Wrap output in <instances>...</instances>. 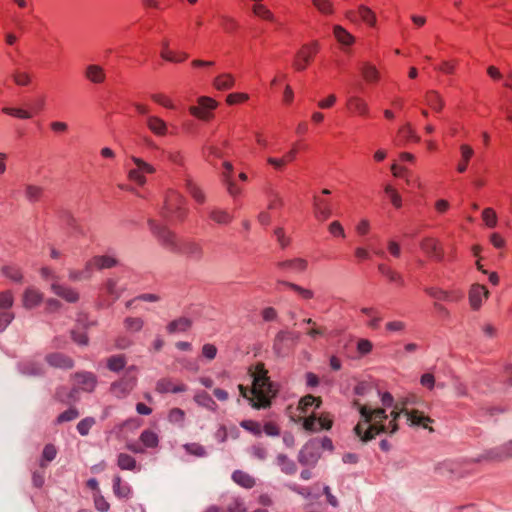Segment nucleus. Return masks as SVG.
<instances>
[{
    "mask_svg": "<svg viewBox=\"0 0 512 512\" xmlns=\"http://www.w3.org/2000/svg\"><path fill=\"white\" fill-rule=\"evenodd\" d=\"M95 268L98 270L110 269L119 264L118 259L113 255H97L92 258Z\"/></svg>",
    "mask_w": 512,
    "mask_h": 512,
    "instance_id": "obj_21",
    "label": "nucleus"
},
{
    "mask_svg": "<svg viewBox=\"0 0 512 512\" xmlns=\"http://www.w3.org/2000/svg\"><path fill=\"white\" fill-rule=\"evenodd\" d=\"M276 463L280 466L281 471L287 475H293L297 471L295 462L289 459L285 454H279L276 458Z\"/></svg>",
    "mask_w": 512,
    "mask_h": 512,
    "instance_id": "obj_27",
    "label": "nucleus"
},
{
    "mask_svg": "<svg viewBox=\"0 0 512 512\" xmlns=\"http://www.w3.org/2000/svg\"><path fill=\"white\" fill-rule=\"evenodd\" d=\"M353 406L358 408L362 417V421L355 426L354 431L363 442L370 441L379 434H395L399 429L397 421L401 415L407 417V421L411 426H422L423 428H428L431 432L433 431V428L427 425L433 421L430 417L423 415L418 410H409L402 404L401 400L393 404L389 421L388 415L383 408L371 409L366 405L360 404L358 400L353 402Z\"/></svg>",
    "mask_w": 512,
    "mask_h": 512,
    "instance_id": "obj_1",
    "label": "nucleus"
},
{
    "mask_svg": "<svg viewBox=\"0 0 512 512\" xmlns=\"http://www.w3.org/2000/svg\"><path fill=\"white\" fill-rule=\"evenodd\" d=\"M43 300V294L35 288H27L23 294V306L32 309L38 306Z\"/></svg>",
    "mask_w": 512,
    "mask_h": 512,
    "instance_id": "obj_19",
    "label": "nucleus"
},
{
    "mask_svg": "<svg viewBox=\"0 0 512 512\" xmlns=\"http://www.w3.org/2000/svg\"><path fill=\"white\" fill-rule=\"evenodd\" d=\"M348 109L362 116H367L369 108L367 103L358 96H350L347 100Z\"/></svg>",
    "mask_w": 512,
    "mask_h": 512,
    "instance_id": "obj_23",
    "label": "nucleus"
},
{
    "mask_svg": "<svg viewBox=\"0 0 512 512\" xmlns=\"http://www.w3.org/2000/svg\"><path fill=\"white\" fill-rule=\"evenodd\" d=\"M47 363L55 368L71 369L74 365L73 360L62 353H50L45 357Z\"/></svg>",
    "mask_w": 512,
    "mask_h": 512,
    "instance_id": "obj_13",
    "label": "nucleus"
},
{
    "mask_svg": "<svg viewBox=\"0 0 512 512\" xmlns=\"http://www.w3.org/2000/svg\"><path fill=\"white\" fill-rule=\"evenodd\" d=\"M361 312L370 317V320L367 323V326L369 328L374 330L379 328L380 322L382 321V317L380 316V313L376 308L363 307L361 308Z\"/></svg>",
    "mask_w": 512,
    "mask_h": 512,
    "instance_id": "obj_31",
    "label": "nucleus"
},
{
    "mask_svg": "<svg viewBox=\"0 0 512 512\" xmlns=\"http://www.w3.org/2000/svg\"><path fill=\"white\" fill-rule=\"evenodd\" d=\"M228 512H247L243 499L234 498L227 506Z\"/></svg>",
    "mask_w": 512,
    "mask_h": 512,
    "instance_id": "obj_58",
    "label": "nucleus"
},
{
    "mask_svg": "<svg viewBox=\"0 0 512 512\" xmlns=\"http://www.w3.org/2000/svg\"><path fill=\"white\" fill-rule=\"evenodd\" d=\"M20 371L23 375L27 376H41L44 372L42 365L33 361L22 363L20 365Z\"/></svg>",
    "mask_w": 512,
    "mask_h": 512,
    "instance_id": "obj_35",
    "label": "nucleus"
},
{
    "mask_svg": "<svg viewBox=\"0 0 512 512\" xmlns=\"http://www.w3.org/2000/svg\"><path fill=\"white\" fill-rule=\"evenodd\" d=\"M209 217L217 224L226 225L229 224L233 217L226 210L213 208L209 212Z\"/></svg>",
    "mask_w": 512,
    "mask_h": 512,
    "instance_id": "obj_34",
    "label": "nucleus"
},
{
    "mask_svg": "<svg viewBox=\"0 0 512 512\" xmlns=\"http://www.w3.org/2000/svg\"><path fill=\"white\" fill-rule=\"evenodd\" d=\"M2 112L20 119H30L32 114L21 108L4 107Z\"/></svg>",
    "mask_w": 512,
    "mask_h": 512,
    "instance_id": "obj_50",
    "label": "nucleus"
},
{
    "mask_svg": "<svg viewBox=\"0 0 512 512\" xmlns=\"http://www.w3.org/2000/svg\"><path fill=\"white\" fill-rule=\"evenodd\" d=\"M235 80L231 74L225 73L214 79L213 85L217 90H229L234 86Z\"/></svg>",
    "mask_w": 512,
    "mask_h": 512,
    "instance_id": "obj_33",
    "label": "nucleus"
},
{
    "mask_svg": "<svg viewBox=\"0 0 512 512\" xmlns=\"http://www.w3.org/2000/svg\"><path fill=\"white\" fill-rule=\"evenodd\" d=\"M399 134L405 139V140H413L415 142L420 141V137L416 135L414 130L412 129L410 123L405 124L403 127L399 129Z\"/></svg>",
    "mask_w": 512,
    "mask_h": 512,
    "instance_id": "obj_55",
    "label": "nucleus"
},
{
    "mask_svg": "<svg viewBox=\"0 0 512 512\" xmlns=\"http://www.w3.org/2000/svg\"><path fill=\"white\" fill-rule=\"evenodd\" d=\"M241 427L253 433L254 435H261L262 429L259 423L252 420H244L240 423Z\"/></svg>",
    "mask_w": 512,
    "mask_h": 512,
    "instance_id": "obj_62",
    "label": "nucleus"
},
{
    "mask_svg": "<svg viewBox=\"0 0 512 512\" xmlns=\"http://www.w3.org/2000/svg\"><path fill=\"white\" fill-rule=\"evenodd\" d=\"M314 404L316 408H319L321 405V400L320 398H316L313 395H306L299 402V406L303 411H306L308 407Z\"/></svg>",
    "mask_w": 512,
    "mask_h": 512,
    "instance_id": "obj_54",
    "label": "nucleus"
},
{
    "mask_svg": "<svg viewBox=\"0 0 512 512\" xmlns=\"http://www.w3.org/2000/svg\"><path fill=\"white\" fill-rule=\"evenodd\" d=\"M277 265L282 270L291 271L293 273H302L306 270L308 263L303 258H294L281 261Z\"/></svg>",
    "mask_w": 512,
    "mask_h": 512,
    "instance_id": "obj_17",
    "label": "nucleus"
},
{
    "mask_svg": "<svg viewBox=\"0 0 512 512\" xmlns=\"http://www.w3.org/2000/svg\"><path fill=\"white\" fill-rule=\"evenodd\" d=\"M194 401L206 408V409H209L211 411H215L217 409V404L216 402L212 399V397L205 391H202L200 393H197L195 396H194Z\"/></svg>",
    "mask_w": 512,
    "mask_h": 512,
    "instance_id": "obj_36",
    "label": "nucleus"
},
{
    "mask_svg": "<svg viewBox=\"0 0 512 512\" xmlns=\"http://www.w3.org/2000/svg\"><path fill=\"white\" fill-rule=\"evenodd\" d=\"M117 465L122 470H135L137 463L134 457L126 453H120L117 458Z\"/></svg>",
    "mask_w": 512,
    "mask_h": 512,
    "instance_id": "obj_40",
    "label": "nucleus"
},
{
    "mask_svg": "<svg viewBox=\"0 0 512 512\" xmlns=\"http://www.w3.org/2000/svg\"><path fill=\"white\" fill-rule=\"evenodd\" d=\"M140 441L148 448H154L158 445V436L151 430H144L140 435Z\"/></svg>",
    "mask_w": 512,
    "mask_h": 512,
    "instance_id": "obj_44",
    "label": "nucleus"
},
{
    "mask_svg": "<svg viewBox=\"0 0 512 512\" xmlns=\"http://www.w3.org/2000/svg\"><path fill=\"white\" fill-rule=\"evenodd\" d=\"M460 151H461L462 160L458 164L457 170H458V172L463 173L467 169L468 163L474 154V150L469 145L462 144L460 146Z\"/></svg>",
    "mask_w": 512,
    "mask_h": 512,
    "instance_id": "obj_37",
    "label": "nucleus"
},
{
    "mask_svg": "<svg viewBox=\"0 0 512 512\" xmlns=\"http://www.w3.org/2000/svg\"><path fill=\"white\" fill-rule=\"evenodd\" d=\"M184 448L189 454H192L197 457H204L207 455L205 448L198 443L186 444L184 445Z\"/></svg>",
    "mask_w": 512,
    "mask_h": 512,
    "instance_id": "obj_56",
    "label": "nucleus"
},
{
    "mask_svg": "<svg viewBox=\"0 0 512 512\" xmlns=\"http://www.w3.org/2000/svg\"><path fill=\"white\" fill-rule=\"evenodd\" d=\"M313 5L323 14L333 12L332 3L329 0H312Z\"/></svg>",
    "mask_w": 512,
    "mask_h": 512,
    "instance_id": "obj_61",
    "label": "nucleus"
},
{
    "mask_svg": "<svg viewBox=\"0 0 512 512\" xmlns=\"http://www.w3.org/2000/svg\"><path fill=\"white\" fill-rule=\"evenodd\" d=\"M131 160L134 162L136 167L129 170L128 178L138 185L143 186L146 183L145 174H153L155 172V168L141 158L131 156Z\"/></svg>",
    "mask_w": 512,
    "mask_h": 512,
    "instance_id": "obj_6",
    "label": "nucleus"
},
{
    "mask_svg": "<svg viewBox=\"0 0 512 512\" xmlns=\"http://www.w3.org/2000/svg\"><path fill=\"white\" fill-rule=\"evenodd\" d=\"M186 187L190 195L200 204L205 202V194L204 192L195 185L192 181L188 180L186 182Z\"/></svg>",
    "mask_w": 512,
    "mask_h": 512,
    "instance_id": "obj_45",
    "label": "nucleus"
},
{
    "mask_svg": "<svg viewBox=\"0 0 512 512\" xmlns=\"http://www.w3.org/2000/svg\"><path fill=\"white\" fill-rule=\"evenodd\" d=\"M485 457L489 460L503 461L512 457V440L501 446L492 448L486 452Z\"/></svg>",
    "mask_w": 512,
    "mask_h": 512,
    "instance_id": "obj_11",
    "label": "nucleus"
},
{
    "mask_svg": "<svg viewBox=\"0 0 512 512\" xmlns=\"http://www.w3.org/2000/svg\"><path fill=\"white\" fill-rule=\"evenodd\" d=\"M198 104L191 106L189 112L201 120H209L212 117L210 111L217 107V102L210 97L202 96L198 99Z\"/></svg>",
    "mask_w": 512,
    "mask_h": 512,
    "instance_id": "obj_9",
    "label": "nucleus"
},
{
    "mask_svg": "<svg viewBox=\"0 0 512 512\" xmlns=\"http://www.w3.org/2000/svg\"><path fill=\"white\" fill-rule=\"evenodd\" d=\"M1 273L3 276H5L6 278L10 279L15 283H22L23 281V274L18 266L4 265L1 268Z\"/></svg>",
    "mask_w": 512,
    "mask_h": 512,
    "instance_id": "obj_26",
    "label": "nucleus"
},
{
    "mask_svg": "<svg viewBox=\"0 0 512 512\" xmlns=\"http://www.w3.org/2000/svg\"><path fill=\"white\" fill-rule=\"evenodd\" d=\"M191 325H192V322L190 319L185 318V317H180L178 319L171 321L167 325V331L169 333L185 332L191 327Z\"/></svg>",
    "mask_w": 512,
    "mask_h": 512,
    "instance_id": "obj_28",
    "label": "nucleus"
},
{
    "mask_svg": "<svg viewBox=\"0 0 512 512\" xmlns=\"http://www.w3.org/2000/svg\"><path fill=\"white\" fill-rule=\"evenodd\" d=\"M105 289L113 301L119 299L124 291V288L119 287L118 281L114 278H109L106 280Z\"/></svg>",
    "mask_w": 512,
    "mask_h": 512,
    "instance_id": "obj_38",
    "label": "nucleus"
},
{
    "mask_svg": "<svg viewBox=\"0 0 512 512\" xmlns=\"http://www.w3.org/2000/svg\"><path fill=\"white\" fill-rule=\"evenodd\" d=\"M150 229L158 241L168 250L175 253H183L192 259H200L203 255L202 248L195 242H185L180 246L176 236L166 227L154 221H149Z\"/></svg>",
    "mask_w": 512,
    "mask_h": 512,
    "instance_id": "obj_3",
    "label": "nucleus"
},
{
    "mask_svg": "<svg viewBox=\"0 0 512 512\" xmlns=\"http://www.w3.org/2000/svg\"><path fill=\"white\" fill-rule=\"evenodd\" d=\"M126 365V358L124 355H114L108 358L107 367L109 370L118 372L122 370Z\"/></svg>",
    "mask_w": 512,
    "mask_h": 512,
    "instance_id": "obj_43",
    "label": "nucleus"
},
{
    "mask_svg": "<svg viewBox=\"0 0 512 512\" xmlns=\"http://www.w3.org/2000/svg\"><path fill=\"white\" fill-rule=\"evenodd\" d=\"M385 192L389 195L392 204L396 208H400L402 206L401 196L397 193V191L390 185L385 187Z\"/></svg>",
    "mask_w": 512,
    "mask_h": 512,
    "instance_id": "obj_64",
    "label": "nucleus"
},
{
    "mask_svg": "<svg viewBox=\"0 0 512 512\" xmlns=\"http://www.w3.org/2000/svg\"><path fill=\"white\" fill-rule=\"evenodd\" d=\"M113 491L119 498H127L131 493L130 486L123 484L121 477L118 475L113 479Z\"/></svg>",
    "mask_w": 512,
    "mask_h": 512,
    "instance_id": "obj_39",
    "label": "nucleus"
},
{
    "mask_svg": "<svg viewBox=\"0 0 512 512\" xmlns=\"http://www.w3.org/2000/svg\"><path fill=\"white\" fill-rule=\"evenodd\" d=\"M318 46V42L314 41L311 44H305L301 47V49L296 53L295 60L293 62V66L296 70L303 71L306 69L312 57L317 53Z\"/></svg>",
    "mask_w": 512,
    "mask_h": 512,
    "instance_id": "obj_7",
    "label": "nucleus"
},
{
    "mask_svg": "<svg viewBox=\"0 0 512 512\" xmlns=\"http://www.w3.org/2000/svg\"><path fill=\"white\" fill-rule=\"evenodd\" d=\"M488 294L489 292L485 286L480 284L473 285L469 295L471 306L474 309H478L482 303V299H486Z\"/></svg>",
    "mask_w": 512,
    "mask_h": 512,
    "instance_id": "obj_20",
    "label": "nucleus"
},
{
    "mask_svg": "<svg viewBox=\"0 0 512 512\" xmlns=\"http://www.w3.org/2000/svg\"><path fill=\"white\" fill-rule=\"evenodd\" d=\"M482 219L485 222V224L490 228L495 227L497 224V215L492 208H486L483 210Z\"/></svg>",
    "mask_w": 512,
    "mask_h": 512,
    "instance_id": "obj_52",
    "label": "nucleus"
},
{
    "mask_svg": "<svg viewBox=\"0 0 512 512\" xmlns=\"http://www.w3.org/2000/svg\"><path fill=\"white\" fill-rule=\"evenodd\" d=\"M79 417V411L75 407H70L66 411L62 412L57 417V423H64L73 421Z\"/></svg>",
    "mask_w": 512,
    "mask_h": 512,
    "instance_id": "obj_49",
    "label": "nucleus"
},
{
    "mask_svg": "<svg viewBox=\"0 0 512 512\" xmlns=\"http://www.w3.org/2000/svg\"><path fill=\"white\" fill-rule=\"evenodd\" d=\"M300 334L297 332L280 330L273 342V351L277 356H282L285 351L290 348V344L294 345L298 342Z\"/></svg>",
    "mask_w": 512,
    "mask_h": 512,
    "instance_id": "obj_5",
    "label": "nucleus"
},
{
    "mask_svg": "<svg viewBox=\"0 0 512 512\" xmlns=\"http://www.w3.org/2000/svg\"><path fill=\"white\" fill-rule=\"evenodd\" d=\"M135 383L136 378L134 376H125L121 380L112 383L110 391L117 398H124L132 391Z\"/></svg>",
    "mask_w": 512,
    "mask_h": 512,
    "instance_id": "obj_10",
    "label": "nucleus"
},
{
    "mask_svg": "<svg viewBox=\"0 0 512 512\" xmlns=\"http://www.w3.org/2000/svg\"><path fill=\"white\" fill-rule=\"evenodd\" d=\"M314 210H315V216L317 219L321 221H325L332 215V209L330 206V203L322 198H319L317 196H314Z\"/></svg>",
    "mask_w": 512,
    "mask_h": 512,
    "instance_id": "obj_15",
    "label": "nucleus"
},
{
    "mask_svg": "<svg viewBox=\"0 0 512 512\" xmlns=\"http://www.w3.org/2000/svg\"><path fill=\"white\" fill-rule=\"evenodd\" d=\"M333 33L337 41L343 46H350L354 43V37L340 25L334 26Z\"/></svg>",
    "mask_w": 512,
    "mask_h": 512,
    "instance_id": "obj_29",
    "label": "nucleus"
},
{
    "mask_svg": "<svg viewBox=\"0 0 512 512\" xmlns=\"http://www.w3.org/2000/svg\"><path fill=\"white\" fill-rule=\"evenodd\" d=\"M361 70L362 75L366 81L374 82L378 80L379 72L377 71L375 66L365 63Z\"/></svg>",
    "mask_w": 512,
    "mask_h": 512,
    "instance_id": "obj_46",
    "label": "nucleus"
},
{
    "mask_svg": "<svg viewBox=\"0 0 512 512\" xmlns=\"http://www.w3.org/2000/svg\"><path fill=\"white\" fill-rule=\"evenodd\" d=\"M146 125L156 136H165L168 132L166 122L157 116L148 115L146 117Z\"/></svg>",
    "mask_w": 512,
    "mask_h": 512,
    "instance_id": "obj_16",
    "label": "nucleus"
},
{
    "mask_svg": "<svg viewBox=\"0 0 512 512\" xmlns=\"http://www.w3.org/2000/svg\"><path fill=\"white\" fill-rule=\"evenodd\" d=\"M123 325L128 332L136 333L142 330L144 321L140 317H127L124 319Z\"/></svg>",
    "mask_w": 512,
    "mask_h": 512,
    "instance_id": "obj_41",
    "label": "nucleus"
},
{
    "mask_svg": "<svg viewBox=\"0 0 512 512\" xmlns=\"http://www.w3.org/2000/svg\"><path fill=\"white\" fill-rule=\"evenodd\" d=\"M84 76L88 81L94 84L103 83L106 78L104 69L96 64L88 65L85 69Z\"/></svg>",
    "mask_w": 512,
    "mask_h": 512,
    "instance_id": "obj_18",
    "label": "nucleus"
},
{
    "mask_svg": "<svg viewBox=\"0 0 512 512\" xmlns=\"http://www.w3.org/2000/svg\"><path fill=\"white\" fill-rule=\"evenodd\" d=\"M75 385L68 394V400H76V393L79 390L92 392L97 384L96 376L91 372H78L73 375Z\"/></svg>",
    "mask_w": 512,
    "mask_h": 512,
    "instance_id": "obj_4",
    "label": "nucleus"
},
{
    "mask_svg": "<svg viewBox=\"0 0 512 512\" xmlns=\"http://www.w3.org/2000/svg\"><path fill=\"white\" fill-rule=\"evenodd\" d=\"M359 15L361 19L366 22L367 24L374 26L376 23V16L375 14L366 6H360L359 7Z\"/></svg>",
    "mask_w": 512,
    "mask_h": 512,
    "instance_id": "obj_53",
    "label": "nucleus"
},
{
    "mask_svg": "<svg viewBox=\"0 0 512 512\" xmlns=\"http://www.w3.org/2000/svg\"><path fill=\"white\" fill-rule=\"evenodd\" d=\"M187 387L184 384L175 385L171 380L161 379L157 382L156 390L159 393H181L186 391Z\"/></svg>",
    "mask_w": 512,
    "mask_h": 512,
    "instance_id": "obj_24",
    "label": "nucleus"
},
{
    "mask_svg": "<svg viewBox=\"0 0 512 512\" xmlns=\"http://www.w3.org/2000/svg\"><path fill=\"white\" fill-rule=\"evenodd\" d=\"M56 455H57L56 447L52 444H47L44 447L43 452H42V460L40 463L41 467L44 468L46 466L45 461L50 462V461L54 460Z\"/></svg>",
    "mask_w": 512,
    "mask_h": 512,
    "instance_id": "obj_48",
    "label": "nucleus"
},
{
    "mask_svg": "<svg viewBox=\"0 0 512 512\" xmlns=\"http://www.w3.org/2000/svg\"><path fill=\"white\" fill-rule=\"evenodd\" d=\"M425 101L427 105L436 112L441 111L444 107V100L435 90H430L426 93Z\"/></svg>",
    "mask_w": 512,
    "mask_h": 512,
    "instance_id": "obj_25",
    "label": "nucleus"
},
{
    "mask_svg": "<svg viewBox=\"0 0 512 512\" xmlns=\"http://www.w3.org/2000/svg\"><path fill=\"white\" fill-rule=\"evenodd\" d=\"M51 290L55 295L69 303H76L79 300V293L71 287L59 283H52Z\"/></svg>",
    "mask_w": 512,
    "mask_h": 512,
    "instance_id": "obj_12",
    "label": "nucleus"
},
{
    "mask_svg": "<svg viewBox=\"0 0 512 512\" xmlns=\"http://www.w3.org/2000/svg\"><path fill=\"white\" fill-rule=\"evenodd\" d=\"M252 377L253 386L250 391L244 385H238L241 396L248 399L256 409L270 407L272 398L277 394V389L270 381L268 370L263 363L256 364Z\"/></svg>",
    "mask_w": 512,
    "mask_h": 512,
    "instance_id": "obj_2",
    "label": "nucleus"
},
{
    "mask_svg": "<svg viewBox=\"0 0 512 512\" xmlns=\"http://www.w3.org/2000/svg\"><path fill=\"white\" fill-rule=\"evenodd\" d=\"M43 188L34 184H27L24 189V195L29 203L38 202L43 195Z\"/></svg>",
    "mask_w": 512,
    "mask_h": 512,
    "instance_id": "obj_30",
    "label": "nucleus"
},
{
    "mask_svg": "<svg viewBox=\"0 0 512 512\" xmlns=\"http://www.w3.org/2000/svg\"><path fill=\"white\" fill-rule=\"evenodd\" d=\"M161 57L169 62H182L188 58L187 53H180L179 56L175 55L172 51H162Z\"/></svg>",
    "mask_w": 512,
    "mask_h": 512,
    "instance_id": "obj_59",
    "label": "nucleus"
},
{
    "mask_svg": "<svg viewBox=\"0 0 512 512\" xmlns=\"http://www.w3.org/2000/svg\"><path fill=\"white\" fill-rule=\"evenodd\" d=\"M183 201L184 199L181 195H179L175 191H172L166 198L165 209L167 210V212L180 211L181 204Z\"/></svg>",
    "mask_w": 512,
    "mask_h": 512,
    "instance_id": "obj_32",
    "label": "nucleus"
},
{
    "mask_svg": "<svg viewBox=\"0 0 512 512\" xmlns=\"http://www.w3.org/2000/svg\"><path fill=\"white\" fill-rule=\"evenodd\" d=\"M252 10H253V13L260 18H263V19H266L269 21H273V19H274L271 11L268 10L265 6H263L261 4H255L253 6Z\"/></svg>",
    "mask_w": 512,
    "mask_h": 512,
    "instance_id": "obj_57",
    "label": "nucleus"
},
{
    "mask_svg": "<svg viewBox=\"0 0 512 512\" xmlns=\"http://www.w3.org/2000/svg\"><path fill=\"white\" fill-rule=\"evenodd\" d=\"M11 311L0 310V332H3L14 319Z\"/></svg>",
    "mask_w": 512,
    "mask_h": 512,
    "instance_id": "obj_63",
    "label": "nucleus"
},
{
    "mask_svg": "<svg viewBox=\"0 0 512 512\" xmlns=\"http://www.w3.org/2000/svg\"><path fill=\"white\" fill-rule=\"evenodd\" d=\"M320 456L318 440H312L300 450L298 461L302 465H315Z\"/></svg>",
    "mask_w": 512,
    "mask_h": 512,
    "instance_id": "obj_8",
    "label": "nucleus"
},
{
    "mask_svg": "<svg viewBox=\"0 0 512 512\" xmlns=\"http://www.w3.org/2000/svg\"><path fill=\"white\" fill-rule=\"evenodd\" d=\"M185 419V412L180 408H173L170 410L168 420L171 423L181 424Z\"/></svg>",
    "mask_w": 512,
    "mask_h": 512,
    "instance_id": "obj_60",
    "label": "nucleus"
},
{
    "mask_svg": "<svg viewBox=\"0 0 512 512\" xmlns=\"http://www.w3.org/2000/svg\"><path fill=\"white\" fill-rule=\"evenodd\" d=\"M94 424L95 419L93 417H86L77 424V431L82 436H86Z\"/></svg>",
    "mask_w": 512,
    "mask_h": 512,
    "instance_id": "obj_51",
    "label": "nucleus"
},
{
    "mask_svg": "<svg viewBox=\"0 0 512 512\" xmlns=\"http://www.w3.org/2000/svg\"><path fill=\"white\" fill-rule=\"evenodd\" d=\"M280 284H283L287 286L288 288L295 291L298 295H300L303 299H312L314 296V293L310 289L303 288L295 283L288 282V281H279Z\"/></svg>",
    "mask_w": 512,
    "mask_h": 512,
    "instance_id": "obj_42",
    "label": "nucleus"
},
{
    "mask_svg": "<svg viewBox=\"0 0 512 512\" xmlns=\"http://www.w3.org/2000/svg\"><path fill=\"white\" fill-rule=\"evenodd\" d=\"M420 247L426 254L434 259L438 261L442 260L443 252L439 248V243L436 239L430 237L424 238L420 243Z\"/></svg>",
    "mask_w": 512,
    "mask_h": 512,
    "instance_id": "obj_14",
    "label": "nucleus"
},
{
    "mask_svg": "<svg viewBox=\"0 0 512 512\" xmlns=\"http://www.w3.org/2000/svg\"><path fill=\"white\" fill-rule=\"evenodd\" d=\"M231 478L236 484L246 489H251L256 484L255 479L250 474L242 470H235L232 473Z\"/></svg>",
    "mask_w": 512,
    "mask_h": 512,
    "instance_id": "obj_22",
    "label": "nucleus"
},
{
    "mask_svg": "<svg viewBox=\"0 0 512 512\" xmlns=\"http://www.w3.org/2000/svg\"><path fill=\"white\" fill-rule=\"evenodd\" d=\"M13 303L14 297L11 291L6 290L0 293V310L9 311Z\"/></svg>",
    "mask_w": 512,
    "mask_h": 512,
    "instance_id": "obj_47",
    "label": "nucleus"
}]
</instances>
